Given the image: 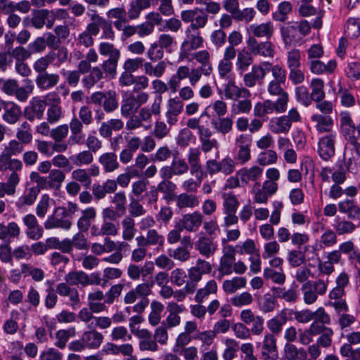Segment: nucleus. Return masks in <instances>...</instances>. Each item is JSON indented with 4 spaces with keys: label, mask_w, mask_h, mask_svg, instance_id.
<instances>
[{
    "label": "nucleus",
    "mask_w": 360,
    "mask_h": 360,
    "mask_svg": "<svg viewBox=\"0 0 360 360\" xmlns=\"http://www.w3.org/2000/svg\"><path fill=\"white\" fill-rule=\"evenodd\" d=\"M162 98L161 96H156L150 106L141 108L137 115L141 122L145 124L144 129L148 130L152 125V116H159L161 112V105Z\"/></svg>",
    "instance_id": "ddd939ff"
},
{
    "label": "nucleus",
    "mask_w": 360,
    "mask_h": 360,
    "mask_svg": "<svg viewBox=\"0 0 360 360\" xmlns=\"http://www.w3.org/2000/svg\"><path fill=\"white\" fill-rule=\"evenodd\" d=\"M176 205L180 209L190 208L193 209L200 204L199 198L193 193H183L175 196Z\"/></svg>",
    "instance_id": "58836bf2"
},
{
    "label": "nucleus",
    "mask_w": 360,
    "mask_h": 360,
    "mask_svg": "<svg viewBox=\"0 0 360 360\" xmlns=\"http://www.w3.org/2000/svg\"><path fill=\"white\" fill-rule=\"evenodd\" d=\"M252 109V102L249 98L236 100L231 104V112L233 115L248 114Z\"/></svg>",
    "instance_id": "052dcab7"
},
{
    "label": "nucleus",
    "mask_w": 360,
    "mask_h": 360,
    "mask_svg": "<svg viewBox=\"0 0 360 360\" xmlns=\"http://www.w3.org/2000/svg\"><path fill=\"white\" fill-rule=\"evenodd\" d=\"M230 302L236 308H242L252 304L253 297L249 292H243L231 297Z\"/></svg>",
    "instance_id": "e2e57ef3"
},
{
    "label": "nucleus",
    "mask_w": 360,
    "mask_h": 360,
    "mask_svg": "<svg viewBox=\"0 0 360 360\" xmlns=\"http://www.w3.org/2000/svg\"><path fill=\"white\" fill-rule=\"evenodd\" d=\"M71 286L66 281L60 283L56 285V292L61 297H68L70 302V305L75 307L79 306L80 299L78 290Z\"/></svg>",
    "instance_id": "bb28decb"
},
{
    "label": "nucleus",
    "mask_w": 360,
    "mask_h": 360,
    "mask_svg": "<svg viewBox=\"0 0 360 360\" xmlns=\"http://www.w3.org/2000/svg\"><path fill=\"white\" fill-rule=\"evenodd\" d=\"M347 171H349V165L345 162H338L333 168L329 167H322L319 175L323 181L330 182L331 178L334 184H342L346 180Z\"/></svg>",
    "instance_id": "1a4fd4ad"
},
{
    "label": "nucleus",
    "mask_w": 360,
    "mask_h": 360,
    "mask_svg": "<svg viewBox=\"0 0 360 360\" xmlns=\"http://www.w3.org/2000/svg\"><path fill=\"white\" fill-rule=\"evenodd\" d=\"M266 75V71L261 65H255L252 67L251 71L243 76L244 85L248 88L254 87L257 83H262Z\"/></svg>",
    "instance_id": "5701e85b"
},
{
    "label": "nucleus",
    "mask_w": 360,
    "mask_h": 360,
    "mask_svg": "<svg viewBox=\"0 0 360 360\" xmlns=\"http://www.w3.org/2000/svg\"><path fill=\"white\" fill-rule=\"evenodd\" d=\"M60 80V76L56 73L44 72L37 75L35 82L41 90H48L56 86Z\"/></svg>",
    "instance_id": "7c9ffc66"
},
{
    "label": "nucleus",
    "mask_w": 360,
    "mask_h": 360,
    "mask_svg": "<svg viewBox=\"0 0 360 360\" xmlns=\"http://www.w3.org/2000/svg\"><path fill=\"white\" fill-rule=\"evenodd\" d=\"M98 162L106 173L113 172L120 167L117 155L113 152L103 153L98 158Z\"/></svg>",
    "instance_id": "c9c22d12"
},
{
    "label": "nucleus",
    "mask_w": 360,
    "mask_h": 360,
    "mask_svg": "<svg viewBox=\"0 0 360 360\" xmlns=\"http://www.w3.org/2000/svg\"><path fill=\"white\" fill-rule=\"evenodd\" d=\"M292 11V4L288 1H283L278 4L276 11L272 13L271 18L276 22H285Z\"/></svg>",
    "instance_id": "37998d69"
},
{
    "label": "nucleus",
    "mask_w": 360,
    "mask_h": 360,
    "mask_svg": "<svg viewBox=\"0 0 360 360\" xmlns=\"http://www.w3.org/2000/svg\"><path fill=\"white\" fill-rule=\"evenodd\" d=\"M151 0H132L129 5L127 11L128 19L134 20L138 19L143 10L150 6Z\"/></svg>",
    "instance_id": "4c0bfd02"
},
{
    "label": "nucleus",
    "mask_w": 360,
    "mask_h": 360,
    "mask_svg": "<svg viewBox=\"0 0 360 360\" xmlns=\"http://www.w3.org/2000/svg\"><path fill=\"white\" fill-rule=\"evenodd\" d=\"M2 119L9 124L17 123L22 115L21 108L14 102L6 101L3 108Z\"/></svg>",
    "instance_id": "a878e982"
},
{
    "label": "nucleus",
    "mask_w": 360,
    "mask_h": 360,
    "mask_svg": "<svg viewBox=\"0 0 360 360\" xmlns=\"http://www.w3.org/2000/svg\"><path fill=\"white\" fill-rule=\"evenodd\" d=\"M121 226L122 239L125 241H131L137 231L134 219L129 216H126L122 220Z\"/></svg>",
    "instance_id": "49530a36"
},
{
    "label": "nucleus",
    "mask_w": 360,
    "mask_h": 360,
    "mask_svg": "<svg viewBox=\"0 0 360 360\" xmlns=\"http://www.w3.org/2000/svg\"><path fill=\"white\" fill-rule=\"evenodd\" d=\"M22 162L17 158H12V156L6 153L4 150L0 153V169L3 170H22Z\"/></svg>",
    "instance_id": "ea45409f"
},
{
    "label": "nucleus",
    "mask_w": 360,
    "mask_h": 360,
    "mask_svg": "<svg viewBox=\"0 0 360 360\" xmlns=\"http://www.w3.org/2000/svg\"><path fill=\"white\" fill-rule=\"evenodd\" d=\"M204 217L199 211H193L183 214L179 223L184 230L188 232H197L202 226Z\"/></svg>",
    "instance_id": "aec40b11"
},
{
    "label": "nucleus",
    "mask_w": 360,
    "mask_h": 360,
    "mask_svg": "<svg viewBox=\"0 0 360 360\" xmlns=\"http://www.w3.org/2000/svg\"><path fill=\"white\" fill-rule=\"evenodd\" d=\"M20 267H22L24 278L30 276L35 282H41L45 277V273L41 268L37 267L30 263H21Z\"/></svg>",
    "instance_id": "09e8293b"
},
{
    "label": "nucleus",
    "mask_w": 360,
    "mask_h": 360,
    "mask_svg": "<svg viewBox=\"0 0 360 360\" xmlns=\"http://www.w3.org/2000/svg\"><path fill=\"white\" fill-rule=\"evenodd\" d=\"M311 120L318 132H333L331 129L333 126V120L330 115L315 113L311 115Z\"/></svg>",
    "instance_id": "c756f323"
},
{
    "label": "nucleus",
    "mask_w": 360,
    "mask_h": 360,
    "mask_svg": "<svg viewBox=\"0 0 360 360\" xmlns=\"http://www.w3.org/2000/svg\"><path fill=\"white\" fill-rule=\"evenodd\" d=\"M57 58L56 65L60 66L61 64L65 63L68 58V51L65 47H61L56 53L54 51H50L46 55L37 59L33 64L34 70L38 73V75L44 72H48L46 71L49 66L52 64Z\"/></svg>",
    "instance_id": "423d86ee"
},
{
    "label": "nucleus",
    "mask_w": 360,
    "mask_h": 360,
    "mask_svg": "<svg viewBox=\"0 0 360 360\" xmlns=\"http://www.w3.org/2000/svg\"><path fill=\"white\" fill-rule=\"evenodd\" d=\"M295 96L296 101L305 107L309 106L313 101L308 88L303 85L298 86L295 88Z\"/></svg>",
    "instance_id": "69168bd1"
},
{
    "label": "nucleus",
    "mask_w": 360,
    "mask_h": 360,
    "mask_svg": "<svg viewBox=\"0 0 360 360\" xmlns=\"http://www.w3.org/2000/svg\"><path fill=\"white\" fill-rule=\"evenodd\" d=\"M152 285L143 283L137 285L135 288L127 292L124 297L125 304H133L137 300H140L133 307V311L141 314L149 304L148 296L151 294Z\"/></svg>",
    "instance_id": "7ed1b4c3"
},
{
    "label": "nucleus",
    "mask_w": 360,
    "mask_h": 360,
    "mask_svg": "<svg viewBox=\"0 0 360 360\" xmlns=\"http://www.w3.org/2000/svg\"><path fill=\"white\" fill-rule=\"evenodd\" d=\"M340 213L347 214L348 219L360 220V207L352 199H345L338 203Z\"/></svg>",
    "instance_id": "cd10ccee"
},
{
    "label": "nucleus",
    "mask_w": 360,
    "mask_h": 360,
    "mask_svg": "<svg viewBox=\"0 0 360 360\" xmlns=\"http://www.w3.org/2000/svg\"><path fill=\"white\" fill-rule=\"evenodd\" d=\"M247 280L245 277H233L231 279L225 280L222 284V288L226 294H233L238 290L245 287Z\"/></svg>",
    "instance_id": "3c124183"
},
{
    "label": "nucleus",
    "mask_w": 360,
    "mask_h": 360,
    "mask_svg": "<svg viewBox=\"0 0 360 360\" xmlns=\"http://www.w3.org/2000/svg\"><path fill=\"white\" fill-rule=\"evenodd\" d=\"M65 281L72 286L81 285L86 286L87 274L83 271H72L68 273L64 278Z\"/></svg>",
    "instance_id": "4d7b16f0"
},
{
    "label": "nucleus",
    "mask_w": 360,
    "mask_h": 360,
    "mask_svg": "<svg viewBox=\"0 0 360 360\" xmlns=\"http://www.w3.org/2000/svg\"><path fill=\"white\" fill-rule=\"evenodd\" d=\"M167 66L165 60H160L155 65H153L151 61H145L143 71L146 76L160 78L165 74Z\"/></svg>",
    "instance_id": "a18cd8bd"
},
{
    "label": "nucleus",
    "mask_w": 360,
    "mask_h": 360,
    "mask_svg": "<svg viewBox=\"0 0 360 360\" xmlns=\"http://www.w3.org/2000/svg\"><path fill=\"white\" fill-rule=\"evenodd\" d=\"M211 124L217 133L223 135L229 134L233 129V120L230 117L224 116L212 119Z\"/></svg>",
    "instance_id": "a19ab883"
},
{
    "label": "nucleus",
    "mask_w": 360,
    "mask_h": 360,
    "mask_svg": "<svg viewBox=\"0 0 360 360\" xmlns=\"http://www.w3.org/2000/svg\"><path fill=\"white\" fill-rule=\"evenodd\" d=\"M224 96L226 99L236 101L239 98H248L251 96L250 91L245 87H239L233 79H230L224 85Z\"/></svg>",
    "instance_id": "393cba45"
},
{
    "label": "nucleus",
    "mask_w": 360,
    "mask_h": 360,
    "mask_svg": "<svg viewBox=\"0 0 360 360\" xmlns=\"http://www.w3.org/2000/svg\"><path fill=\"white\" fill-rule=\"evenodd\" d=\"M194 248L200 255L205 258H210L217 251L218 244L214 236H208L201 232L194 243Z\"/></svg>",
    "instance_id": "9d476101"
},
{
    "label": "nucleus",
    "mask_w": 360,
    "mask_h": 360,
    "mask_svg": "<svg viewBox=\"0 0 360 360\" xmlns=\"http://www.w3.org/2000/svg\"><path fill=\"white\" fill-rule=\"evenodd\" d=\"M201 152L198 148H191L187 155V160L190 173L195 179L203 180L207 176V172L204 171L200 163Z\"/></svg>",
    "instance_id": "f3484780"
},
{
    "label": "nucleus",
    "mask_w": 360,
    "mask_h": 360,
    "mask_svg": "<svg viewBox=\"0 0 360 360\" xmlns=\"http://www.w3.org/2000/svg\"><path fill=\"white\" fill-rule=\"evenodd\" d=\"M218 287L217 282L214 280L209 281L205 287L198 289L196 291L195 295V301L197 303L201 304L205 300H207L208 297L212 294H216L217 292Z\"/></svg>",
    "instance_id": "de8ad7c7"
},
{
    "label": "nucleus",
    "mask_w": 360,
    "mask_h": 360,
    "mask_svg": "<svg viewBox=\"0 0 360 360\" xmlns=\"http://www.w3.org/2000/svg\"><path fill=\"white\" fill-rule=\"evenodd\" d=\"M253 54L245 48L240 50L237 53L236 67L240 75L246 72L253 63Z\"/></svg>",
    "instance_id": "473e14b6"
},
{
    "label": "nucleus",
    "mask_w": 360,
    "mask_h": 360,
    "mask_svg": "<svg viewBox=\"0 0 360 360\" xmlns=\"http://www.w3.org/2000/svg\"><path fill=\"white\" fill-rule=\"evenodd\" d=\"M310 31L311 25L306 20L288 22L280 27L281 35L285 45L300 44Z\"/></svg>",
    "instance_id": "f03ea898"
},
{
    "label": "nucleus",
    "mask_w": 360,
    "mask_h": 360,
    "mask_svg": "<svg viewBox=\"0 0 360 360\" xmlns=\"http://www.w3.org/2000/svg\"><path fill=\"white\" fill-rule=\"evenodd\" d=\"M193 58L199 63L205 71V75L209 76L213 71L211 55L207 50H201L193 53Z\"/></svg>",
    "instance_id": "c03bdc74"
},
{
    "label": "nucleus",
    "mask_w": 360,
    "mask_h": 360,
    "mask_svg": "<svg viewBox=\"0 0 360 360\" xmlns=\"http://www.w3.org/2000/svg\"><path fill=\"white\" fill-rule=\"evenodd\" d=\"M180 17L184 22L190 23L188 28L196 31L207 25L209 15H206L202 8L195 7L193 9L182 11Z\"/></svg>",
    "instance_id": "6e6552de"
},
{
    "label": "nucleus",
    "mask_w": 360,
    "mask_h": 360,
    "mask_svg": "<svg viewBox=\"0 0 360 360\" xmlns=\"http://www.w3.org/2000/svg\"><path fill=\"white\" fill-rule=\"evenodd\" d=\"M345 34L348 38L356 39L360 34V19L349 18L346 24Z\"/></svg>",
    "instance_id": "774afa93"
},
{
    "label": "nucleus",
    "mask_w": 360,
    "mask_h": 360,
    "mask_svg": "<svg viewBox=\"0 0 360 360\" xmlns=\"http://www.w3.org/2000/svg\"><path fill=\"white\" fill-rule=\"evenodd\" d=\"M336 132H330L321 137L318 143V153L323 160H328L335 155Z\"/></svg>",
    "instance_id": "dca6fc26"
},
{
    "label": "nucleus",
    "mask_w": 360,
    "mask_h": 360,
    "mask_svg": "<svg viewBox=\"0 0 360 360\" xmlns=\"http://www.w3.org/2000/svg\"><path fill=\"white\" fill-rule=\"evenodd\" d=\"M341 337L346 340L340 347V352H348L349 353L359 351L360 347L354 348L353 345H360V331H352L345 334L342 333Z\"/></svg>",
    "instance_id": "f704fd0d"
},
{
    "label": "nucleus",
    "mask_w": 360,
    "mask_h": 360,
    "mask_svg": "<svg viewBox=\"0 0 360 360\" xmlns=\"http://www.w3.org/2000/svg\"><path fill=\"white\" fill-rule=\"evenodd\" d=\"M264 360H277L278 358L276 339L273 334L267 333L264 338L262 347Z\"/></svg>",
    "instance_id": "b1692460"
},
{
    "label": "nucleus",
    "mask_w": 360,
    "mask_h": 360,
    "mask_svg": "<svg viewBox=\"0 0 360 360\" xmlns=\"http://www.w3.org/2000/svg\"><path fill=\"white\" fill-rule=\"evenodd\" d=\"M134 335L139 340V349L141 352H155L159 350V346L150 331L146 328L136 330Z\"/></svg>",
    "instance_id": "412c9836"
},
{
    "label": "nucleus",
    "mask_w": 360,
    "mask_h": 360,
    "mask_svg": "<svg viewBox=\"0 0 360 360\" xmlns=\"http://www.w3.org/2000/svg\"><path fill=\"white\" fill-rule=\"evenodd\" d=\"M139 108L134 101V94H131L122 101L120 111L122 116L127 117L134 115Z\"/></svg>",
    "instance_id": "0e129e2a"
},
{
    "label": "nucleus",
    "mask_w": 360,
    "mask_h": 360,
    "mask_svg": "<svg viewBox=\"0 0 360 360\" xmlns=\"http://www.w3.org/2000/svg\"><path fill=\"white\" fill-rule=\"evenodd\" d=\"M96 217V209L93 207H89L82 211V215L78 219L77 226L81 232H86L91 227V223Z\"/></svg>",
    "instance_id": "72a5a7b5"
},
{
    "label": "nucleus",
    "mask_w": 360,
    "mask_h": 360,
    "mask_svg": "<svg viewBox=\"0 0 360 360\" xmlns=\"http://www.w3.org/2000/svg\"><path fill=\"white\" fill-rule=\"evenodd\" d=\"M250 34L249 37L255 39H266L269 40L274 34L275 27L271 21H266L262 23H253L247 28Z\"/></svg>",
    "instance_id": "6ab92c4d"
},
{
    "label": "nucleus",
    "mask_w": 360,
    "mask_h": 360,
    "mask_svg": "<svg viewBox=\"0 0 360 360\" xmlns=\"http://www.w3.org/2000/svg\"><path fill=\"white\" fill-rule=\"evenodd\" d=\"M276 302V296L266 293L258 300L257 307L262 313H270L275 310Z\"/></svg>",
    "instance_id": "5fc2aeb1"
},
{
    "label": "nucleus",
    "mask_w": 360,
    "mask_h": 360,
    "mask_svg": "<svg viewBox=\"0 0 360 360\" xmlns=\"http://www.w3.org/2000/svg\"><path fill=\"white\" fill-rule=\"evenodd\" d=\"M176 185L171 180H162L157 186L158 191L163 194V199L169 202L175 198Z\"/></svg>",
    "instance_id": "8fccbe9b"
},
{
    "label": "nucleus",
    "mask_w": 360,
    "mask_h": 360,
    "mask_svg": "<svg viewBox=\"0 0 360 360\" xmlns=\"http://www.w3.org/2000/svg\"><path fill=\"white\" fill-rule=\"evenodd\" d=\"M83 233L79 231L72 237V240L66 239L63 240V245H66L65 248H64L65 252H69L72 246L80 250L88 248L87 238Z\"/></svg>",
    "instance_id": "79ce46f5"
},
{
    "label": "nucleus",
    "mask_w": 360,
    "mask_h": 360,
    "mask_svg": "<svg viewBox=\"0 0 360 360\" xmlns=\"http://www.w3.org/2000/svg\"><path fill=\"white\" fill-rule=\"evenodd\" d=\"M288 309H283L277 316L273 317L267 322V327L271 332V334L278 335L283 330V326L288 321Z\"/></svg>",
    "instance_id": "e433bc0d"
},
{
    "label": "nucleus",
    "mask_w": 360,
    "mask_h": 360,
    "mask_svg": "<svg viewBox=\"0 0 360 360\" xmlns=\"http://www.w3.org/2000/svg\"><path fill=\"white\" fill-rule=\"evenodd\" d=\"M46 107V102L39 96H34L31 98L29 104L24 109V117L30 122L35 120H41L44 117Z\"/></svg>",
    "instance_id": "9b49d317"
},
{
    "label": "nucleus",
    "mask_w": 360,
    "mask_h": 360,
    "mask_svg": "<svg viewBox=\"0 0 360 360\" xmlns=\"http://www.w3.org/2000/svg\"><path fill=\"white\" fill-rule=\"evenodd\" d=\"M262 66L265 70L271 71L273 77L272 80L285 83L287 79L286 70L281 65L278 64L272 65L271 63L264 62Z\"/></svg>",
    "instance_id": "13d9d810"
},
{
    "label": "nucleus",
    "mask_w": 360,
    "mask_h": 360,
    "mask_svg": "<svg viewBox=\"0 0 360 360\" xmlns=\"http://www.w3.org/2000/svg\"><path fill=\"white\" fill-rule=\"evenodd\" d=\"M70 159L77 167L89 165L94 161L93 153L90 150H82L75 155H72Z\"/></svg>",
    "instance_id": "338daca9"
},
{
    "label": "nucleus",
    "mask_w": 360,
    "mask_h": 360,
    "mask_svg": "<svg viewBox=\"0 0 360 360\" xmlns=\"http://www.w3.org/2000/svg\"><path fill=\"white\" fill-rule=\"evenodd\" d=\"M82 338L87 349H97L103 343L104 337L96 329H89L83 333Z\"/></svg>",
    "instance_id": "2f4dec72"
},
{
    "label": "nucleus",
    "mask_w": 360,
    "mask_h": 360,
    "mask_svg": "<svg viewBox=\"0 0 360 360\" xmlns=\"http://www.w3.org/2000/svg\"><path fill=\"white\" fill-rule=\"evenodd\" d=\"M312 100L314 101H321L325 98L324 82L320 78H314L310 83Z\"/></svg>",
    "instance_id": "bf43d9fd"
},
{
    "label": "nucleus",
    "mask_w": 360,
    "mask_h": 360,
    "mask_svg": "<svg viewBox=\"0 0 360 360\" xmlns=\"http://www.w3.org/2000/svg\"><path fill=\"white\" fill-rule=\"evenodd\" d=\"M224 345L226 347L222 353L223 359L224 360H233L239 350V342L233 338H226Z\"/></svg>",
    "instance_id": "680f3d73"
},
{
    "label": "nucleus",
    "mask_w": 360,
    "mask_h": 360,
    "mask_svg": "<svg viewBox=\"0 0 360 360\" xmlns=\"http://www.w3.org/2000/svg\"><path fill=\"white\" fill-rule=\"evenodd\" d=\"M301 121V115L297 108H291L287 115L272 118L269 129L274 134H288L293 122Z\"/></svg>",
    "instance_id": "20e7f679"
},
{
    "label": "nucleus",
    "mask_w": 360,
    "mask_h": 360,
    "mask_svg": "<svg viewBox=\"0 0 360 360\" xmlns=\"http://www.w3.org/2000/svg\"><path fill=\"white\" fill-rule=\"evenodd\" d=\"M222 252L223 255L220 258L218 267L219 279L224 276L231 275L233 273V264L236 261L235 250L233 245H227L224 246Z\"/></svg>",
    "instance_id": "2eb2a0df"
},
{
    "label": "nucleus",
    "mask_w": 360,
    "mask_h": 360,
    "mask_svg": "<svg viewBox=\"0 0 360 360\" xmlns=\"http://www.w3.org/2000/svg\"><path fill=\"white\" fill-rule=\"evenodd\" d=\"M15 137L16 140L21 141L24 146L32 142L33 139L32 129L30 124L27 121L22 122L17 129Z\"/></svg>",
    "instance_id": "6e6d98bb"
},
{
    "label": "nucleus",
    "mask_w": 360,
    "mask_h": 360,
    "mask_svg": "<svg viewBox=\"0 0 360 360\" xmlns=\"http://www.w3.org/2000/svg\"><path fill=\"white\" fill-rule=\"evenodd\" d=\"M22 222L26 226V234L32 240H38L43 236L44 229L39 224L37 217L32 214H27L22 218Z\"/></svg>",
    "instance_id": "4be33fe9"
},
{
    "label": "nucleus",
    "mask_w": 360,
    "mask_h": 360,
    "mask_svg": "<svg viewBox=\"0 0 360 360\" xmlns=\"http://www.w3.org/2000/svg\"><path fill=\"white\" fill-rule=\"evenodd\" d=\"M188 280L187 281L184 290L188 294H193L197 289V285L201 281L202 274L195 267H191L188 271Z\"/></svg>",
    "instance_id": "603ef678"
},
{
    "label": "nucleus",
    "mask_w": 360,
    "mask_h": 360,
    "mask_svg": "<svg viewBox=\"0 0 360 360\" xmlns=\"http://www.w3.org/2000/svg\"><path fill=\"white\" fill-rule=\"evenodd\" d=\"M340 132L345 139L355 144L360 137V120L355 123L352 114L347 110L341 111L339 115Z\"/></svg>",
    "instance_id": "39448f33"
},
{
    "label": "nucleus",
    "mask_w": 360,
    "mask_h": 360,
    "mask_svg": "<svg viewBox=\"0 0 360 360\" xmlns=\"http://www.w3.org/2000/svg\"><path fill=\"white\" fill-rule=\"evenodd\" d=\"M20 235V228L15 222H9L8 225L0 223V240L6 241L10 238H18Z\"/></svg>",
    "instance_id": "864d4df0"
},
{
    "label": "nucleus",
    "mask_w": 360,
    "mask_h": 360,
    "mask_svg": "<svg viewBox=\"0 0 360 360\" xmlns=\"http://www.w3.org/2000/svg\"><path fill=\"white\" fill-rule=\"evenodd\" d=\"M44 226L46 230L60 229L69 230L72 226V221L68 219V212L65 207H56L46 221Z\"/></svg>",
    "instance_id": "0eeeda50"
},
{
    "label": "nucleus",
    "mask_w": 360,
    "mask_h": 360,
    "mask_svg": "<svg viewBox=\"0 0 360 360\" xmlns=\"http://www.w3.org/2000/svg\"><path fill=\"white\" fill-rule=\"evenodd\" d=\"M30 23L37 30L42 29L44 26L48 29L52 28L54 25L53 10L41 8L33 11Z\"/></svg>",
    "instance_id": "4468645a"
},
{
    "label": "nucleus",
    "mask_w": 360,
    "mask_h": 360,
    "mask_svg": "<svg viewBox=\"0 0 360 360\" xmlns=\"http://www.w3.org/2000/svg\"><path fill=\"white\" fill-rule=\"evenodd\" d=\"M98 52L102 56L108 57L100 65L92 67L87 75L82 79L84 88L89 89L104 78L113 79L117 75V66L121 58V51L109 42H101Z\"/></svg>",
    "instance_id": "f257e3e1"
},
{
    "label": "nucleus",
    "mask_w": 360,
    "mask_h": 360,
    "mask_svg": "<svg viewBox=\"0 0 360 360\" xmlns=\"http://www.w3.org/2000/svg\"><path fill=\"white\" fill-rule=\"evenodd\" d=\"M263 174V168L258 165H253L250 167H243L237 172V176L241 181L248 184L250 181H257Z\"/></svg>",
    "instance_id": "c85d7f7f"
},
{
    "label": "nucleus",
    "mask_w": 360,
    "mask_h": 360,
    "mask_svg": "<svg viewBox=\"0 0 360 360\" xmlns=\"http://www.w3.org/2000/svg\"><path fill=\"white\" fill-rule=\"evenodd\" d=\"M246 44L253 56L273 58L275 55V46L269 40L258 41L255 37H248Z\"/></svg>",
    "instance_id": "f8f14e48"
},
{
    "label": "nucleus",
    "mask_w": 360,
    "mask_h": 360,
    "mask_svg": "<svg viewBox=\"0 0 360 360\" xmlns=\"http://www.w3.org/2000/svg\"><path fill=\"white\" fill-rule=\"evenodd\" d=\"M191 29L187 28L186 30V39L181 44V52L179 58L184 60L187 56V51L195 50L202 46L203 38L200 36L198 30L191 32Z\"/></svg>",
    "instance_id": "a211bd4d"
}]
</instances>
